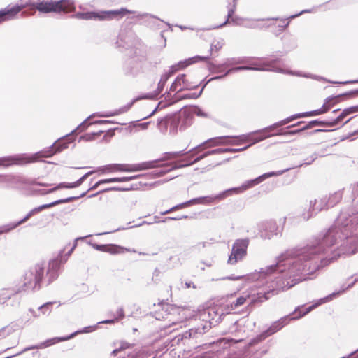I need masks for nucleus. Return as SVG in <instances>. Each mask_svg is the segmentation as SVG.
Masks as SVG:
<instances>
[{"instance_id":"obj_1","label":"nucleus","mask_w":358,"mask_h":358,"mask_svg":"<svg viewBox=\"0 0 358 358\" xmlns=\"http://www.w3.org/2000/svg\"><path fill=\"white\" fill-rule=\"evenodd\" d=\"M66 145L63 141L55 143L51 148L39 151L31 155H22L17 156H9L0 157V166H10L13 165H23L34 163L40 161L41 158H48L55 153L66 148Z\"/></svg>"},{"instance_id":"obj_2","label":"nucleus","mask_w":358,"mask_h":358,"mask_svg":"<svg viewBox=\"0 0 358 358\" xmlns=\"http://www.w3.org/2000/svg\"><path fill=\"white\" fill-rule=\"evenodd\" d=\"M282 173H283V171H277V172L273 171V172L264 173V174L256 178L255 179L246 181L240 187H234V188L227 189V190H225L217 195H215V196H208L195 199L196 200V203L208 205V204H211L213 203L220 202V201L224 200V199H226L227 197H229L233 194H239L244 192L245 191L248 190V189H250V188L255 187V185L259 184L260 182H262V181H264L265 179H266L268 178H270L272 176H279V175H281Z\"/></svg>"},{"instance_id":"obj_3","label":"nucleus","mask_w":358,"mask_h":358,"mask_svg":"<svg viewBox=\"0 0 358 358\" xmlns=\"http://www.w3.org/2000/svg\"><path fill=\"white\" fill-rule=\"evenodd\" d=\"M210 59V55L208 56H195L191 58H189L185 61H180L176 64L172 65L169 67V70L166 71L161 77L160 81L159 82V85L162 88L165 85L166 82L168 79L174 75L176 72L182 70L187 67L188 66L200 62H207Z\"/></svg>"},{"instance_id":"obj_4","label":"nucleus","mask_w":358,"mask_h":358,"mask_svg":"<svg viewBox=\"0 0 358 358\" xmlns=\"http://www.w3.org/2000/svg\"><path fill=\"white\" fill-rule=\"evenodd\" d=\"M43 274L44 267L41 264H36L25 272L22 277L23 286L26 289H39Z\"/></svg>"},{"instance_id":"obj_5","label":"nucleus","mask_w":358,"mask_h":358,"mask_svg":"<svg viewBox=\"0 0 358 358\" xmlns=\"http://www.w3.org/2000/svg\"><path fill=\"white\" fill-rule=\"evenodd\" d=\"M158 161H150L136 164H114L106 166L104 169L108 172H134L157 167Z\"/></svg>"},{"instance_id":"obj_6","label":"nucleus","mask_w":358,"mask_h":358,"mask_svg":"<svg viewBox=\"0 0 358 358\" xmlns=\"http://www.w3.org/2000/svg\"><path fill=\"white\" fill-rule=\"evenodd\" d=\"M337 102L336 98H329L326 100L325 103L323 104L321 108L307 112V113H302L294 115L292 116H290L278 123V126H282L286 124L289 123L294 120L305 117H310V116H315V115H319L323 113H325L327 112Z\"/></svg>"},{"instance_id":"obj_7","label":"nucleus","mask_w":358,"mask_h":358,"mask_svg":"<svg viewBox=\"0 0 358 358\" xmlns=\"http://www.w3.org/2000/svg\"><path fill=\"white\" fill-rule=\"evenodd\" d=\"M133 13V11L129 10L127 8H121L120 10L104 12L100 15L95 13H78L76 16L78 18L85 20H89L92 18H98L99 20H113L115 18H122L124 16Z\"/></svg>"},{"instance_id":"obj_8","label":"nucleus","mask_w":358,"mask_h":358,"mask_svg":"<svg viewBox=\"0 0 358 358\" xmlns=\"http://www.w3.org/2000/svg\"><path fill=\"white\" fill-rule=\"evenodd\" d=\"M179 313V309L168 303L158 306V309L155 310L154 316L158 320H167L170 324H176L179 322L174 316Z\"/></svg>"},{"instance_id":"obj_9","label":"nucleus","mask_w":358,"mask_h":358,"mask_svg":"<svg viewBox=\"0 0 358 358\" xmlns=\"http://www.w3.org/2000/svg\"><path fill=\"white\" fill-rule=\"evenodd\" d=\"M249 239H237L232 245L231 252L229 255L228 263L235 264L241 261L247 255V250L249 245Z\"/></svg>"},{"instance_id":"obj_10","label":"nucleus","mask_w":358,"mask_h":358,"mask_svg":"<svg viewBox=\"0 0 358 358\" xmlns=\"http://www.w3.org/2000/svg\"><path fill=\"white\" fill-rule=\"evenodd\" d=\"M184 117L180 115H174L171 117H166L158 121L157 126L159 129L164 131L167 129V127H170V133L173 134L178 132V129L185 128L183 126Z\"/></svg>"},{"instance_id":"obj_11","label":"nucleus","mask_w":358,"mask_h":358,"mask_svg":"<svg viewBox=\"0 0 358 358\" xmlns=\"http://www.w3.org/2000/svg\"><path fill=\"white\" fill-rule=\"evenodd\" d=\"M69 200L70 199H66L65 201H63L62 202L69 201ZM61 202H62L61 201H56L51 204L43 205L41 206H39L38 208H36L31 210L29 213H27V215L23 219H22L19 222H17L16 223H13V224H9L8 225H5V226L0 227V234H4V233H8V232L10 231L11 230L15 229L16 227L21 225L22 224L26 222L31 217H32L34 215L38 213L41 210H42L45 208H47L52 207L54 205L59 203Z\"/></svg>"},{"instance_id":"obj_12","label":"nucleus","mask_w":358,"mask_h":358,"mask_svg":"<svg viewBox=\"0 0 358 358\" xmlns=\"http://www.w3.org/2000/svg\"><path fill=\"white\" fill-rule=\"evenodd\" d=\"M197 85L190 82L186 74H180L177 76L175 81L172 83L170 90L172 92H180L185 90H192L195 88Z\"/></svg>"},{"instance_id":"obj_13","label":"nucleus","mask_w":358,"mask_h":358,"mask_svg":"<svg viewBox=\"0 0 358 358\" xmlns=\"http://www.w3.org/2000/svg\"><path fill=\"white\" fill-rule=\"evenodd\" d=\"M61 259L59 258L52 259L49 262L48 267L46 268V273L45 280L47 281V284L49 285L55 281L59 276V270L60 268Z\"/></svg>"},{"instance_id":"obj_14","label":"nucleus","mask_w":358,"mask_h":358,"mask_svg":"<svg viewBox=\"0 0 358 358\" xmlns=\"http://www.w3.org/2000/svg\"><path fill=\"white\" fill-rule=\"evenodd\" d=\"M227 143H228V137L227 136L212 138L206 141L204 143L199 145L195 149V151L198 150V152H199L206 148L224 145Z\"/></svg>"},{"instance_id":"obj_15","label":"nucleus","mask_w":358,"mask_h":358,"mask_svg":"<svg viewBox=\"0 0 358 358\" xmlns=\"http://www.w3.org/2000/svg\"><path fill=\"white\" fill-rule=\"evenodd\" d=\"M76 334L77 333L75 332V333H73L71 335L67 336L55 337L52 338L48 339V340L45 341L44 342H43L36 346L31 347L30 349H43V348H48V347H50L55 344H57L59 342L68 341V340L73 338L76 335Z\"/></svg>"},{"instance_id":"obj_16","label":"nucleus","mask_w":358,"mask_h":358,"mask_svg":"<svg viewBox=\"0 0 358 358\" xmlns=\"http://www.w3.org/2000/svg\"><path fill=\"white\" fill-rule=\"evenodd\" d=\"M55 13H68L75 10L74 3L71 0H60L54 1Z\"/></svg>"},{"instance_id":"obj_17","label":"nucleus","mask_w":358,"mask_h":358,"mask_svg":"<svg viewBox=\"0 0 358 358\" xmlns=\"http://www.w3.org/2000/svg\"><path fill=\"white\" fill-rule=\"evenodd\" d=\"M24 6L16 5L10 8L0 10V23L13 19Z\"/></svg>"},{"instance_id":"obj_18","label":"nucleus","mask_w":358,"mask_h":358,"mask_svg":"<svg viewBox=\"0 0 358 358\" xmlns=\"http://www.w3.org/2000/svg\"><path fill=\"white\" fill-rule=\"evenodd\" d=\"M134 178H136V176L111 178L101 180L98 181L97 182H96L92 187H91L89 190L96 189L101 184L116 182H128L129 180H133Z\"/></svg>"},{"instance_id":"obj_19","label":"nucleus","mask_w":358,"mask_h":358,"mask_svg":"<svg viewBox=\"0 0 358 358\" xmlns=\"http://www.w3.org/2000/svg\"><path fill=\"white\" fill-rule=\"evenodd\" d=\"M108 252L112 255H118L125 252H136V251L134 249L127 248L115 244H109Z\"/></svg>"},{"instance_id":"obj_20","label":"nucleus","mask_w":358,"mask_h":358,"mask_svg":"<svg viewBox=\"0 0 358 358\" xmlns=\"http://www.w3.org/2000/svg\"><path fill=\"white\" fill-rule=\"evenodd\" d=\"M36 8L42 13H55L54 1H41L36 5Z\"/></svg>"},{"instance_id":"obj_21","label":"nucleus","mask_w":358,"mask_h":358,"mask_svg":"<svg viewBox=\"0 0 358 358\" xmlns=\"http://www.w3.org/2000/svg\"><path fill=\"white\" fill-rule=\"evenodd\" d=\"M358 112V106L350 107L345 108L343 110V112L338 116V117L335 120V124H338L341 122L345 117L348 115L355 113Z\"/></svg>"},{"instance_id":"obj_22","label":"nucleus","mask_w":358,"mask_h":358,"mask_svg":"<svg viewBox=\"0 0 358 358\" xmlns=\"http://www.w3.org/2000/svg\"><path fill=\"white\" fill-rule=\"evenodd\" d=\"M196 199H192V200H189L188 201H186V202L178 204V205L172 207L169 210H166L164 212H162V215H166V214H168L169 213H171V212L180 210V209H182V208H187V207H189L191 205L196 204Z\"/></svg>"},{"instance_id":"obj_23","label":"nucleus","mask_w":358,"mask_h":358,"mask_svg":"<svg viewBox=\"0 0 358 358\" xmlns=\"http://www.w3.org/2000/svg\"><path fill=\"white\" fill-rule=\"evenodd\" d=\"M268 293H258L257 295H254L252 296L250 302L249 303L250 306H253L256 303H262L265 301H267L268 299Z\"/></svg>"},{"instance_id":"obj_24","label":"nucleus","mask_w":358,"mask_h":358,"mask_svg":"<svg viewBox=\"0 0 358 358\" xmlns=\"http://www.w3.org/2000/svg\"><path fill=\"white\" fill-rule=\"evenodd\" d=\"M320 124V122H319L317 120H313V121H310L308 123L306 124L303 127H302L301 128H300L299 129L289 131L287 132V134H298V133H299V132H301L302 131L311 129V128H313L314 127H316V126H319Z\"/></svg>"},{"instance_id":"obj_25","label":"nucleus","mask_w":358,"mask_h":358,"mask_svg":"<svg viewBox=\"0 0 358 358\" xmlns=\"http://www.w3.org/2000/svg\"><path fill=\"white\" fill-rule=\"evenodd\" d=\"M324 302V300L323 299H321L320 300V301L313 304L312 306L308 307L307 308H306V310H304L303 312H301V310H299V309H296L295 310V313H299V315L298 316H296V317H292V319H298V318H301V317L306 315L307 313H308L309 312H310L311 310H313V309H315V308H317L318 306H320V304H322V303Z\"/></svg>"},{"instance_id":"obj_26","label":"nucleus","mask_w":358,"mask_h":358,"mask_svg":"<svg viewBox=\"0 0 358 358\" xmlns=\"http://www.w3.org/2000/svg\"><path fill=\"white\" fill-rule=\"evenodd\" d=\"M224 45V41L222 38H214L211 43V48H210L211 52H213V51L217 52L222 48Z\"/></svg>"},{"instance_id":"obj_27","label":"nucleus","mask_w":358,"mask_h":358,"mask_svg":"<svg viewBox=\"0 0 358 358\" xmlns=\"http://www.w3.org/2000/svg\"><path fill=\"white\" fill-rule=\"evenodd\" d=\"M92 172H88L86 174H85L84 176H83L79 180H78L77 181L74 182H72V183H70L69 185H60V187H66V188H74V187H77L78 186H80L83 182L90 176L92 174Z\"/></svg>"},{"instance_id":"obj_28","label":"nucleus","mask_w":358,"mask_h":358,"mask_svg":"<svg viewBox=\"0 0 358 358\" xmlns=\"http://www.w3.org/2000/svg\"><path fill=\"white\" fill-rule=\"evenodd\" d=\"M236 0H232V2L229 3L228 6L227 19L223 23V24H226L227 23L229 22L230 19L232 18L236 6Z\"/></svg>"},{"instance_id":"obj_29","label":"nucleus","mask_w":358,"mask_h":358,"mask_svg":"<svg viewBox=\"0 0 358 358\" xmlns=\"http://www.w3.org/2000/svg\"><path fill=\"white\" fill-rule=\"evenodd\" d=\"M14 332V329L8 325L0 329V340L3 339Z\"/></svg>"},{"instance_id":"obj_30","label":"nucleus","mask_w":358,"mask_h":358,"mask_svg":"<svg viewBox=\"0 0 358 358\" xmlns=\"http://www.w3.org/2000/svg\"><path fill=\"white\" fill-rule=\"evenodd\" d=\"M250 298V294H247L245 296H241L235 301H234L231 306L234 308H238L243 305L246 302L247 299Z\"/></svg>"},{"instance_id":"obj_31","label":"nucleus","mask_w":358,"mask_h":358,"mask_svg":"<svg viewBox=\"0 0 358 358\" xmlns=\"http://www.w3.org/2000/svg\"><path fill=\"white\" fill-rule=\"evenodd\" d=\"M224 151H227V150H223L222 149H215V150H213L212 151H209V152H206L205 154L196 157L194 160H193L190 164H194L195 162H197L200 160H201L202 159H203L205 157L209 155H211V154H217V153H221V152H223Z\"/></svg>"},{"instance_id":"obj_32","label":"nucleus","mask_w":358,"mask_h":358,"mask_svg":"<svg viewBox=\"0 0 358 358\" xmlns=\"http://www.w3.org/2000/svg\"><path fill=\"white\" fill-rule=\"evenodd\" d=\"M104 132H105L104 131L100 130L97 132L86 134L81 138L85 141H92V140H94L96 137L100 136Z\"/></svg>"},{"instance_id":"obj_33","label":"nucleus","mask_w":358,"mask_h":358,"mask_svg":"<svg viewBox=\"0 0 358 358\" xmlns=\"http://www.w3.org/2000/svg\"><path fill=\"white\" fill-rule=\"evenodd\" d=\"M109 244L108 245H94V248L97 250L108 252Z\"/></svg>"},{"instance_id":"obj_34","label":"nucleus","mask_w":358,"mask_h":358,"mask_svg":"<svg viewBox=\"0 0 358 358\" xmlns=\"http://www.w3.org/2000/svg\"><path fill=\"white\" fill-rule=\"evenodd\" d=\"M115 135V131L109 129L106 131V134L103 136L106 141H108L109 138H112Z\"/></svg>"},{"instance_id":"obj_35","label":"nucleus","mask_w":358,"mask_h":358,"mask_svg":"<svg viewBox=\"0 0 358 358\" xmlns=\"http://www.w3.org/2000/svg\"><path fill=\"white\" fill-rule=\"evenodd\" d=\"M265 137L264 136H262V135H259V134H256V135H254L252 138V139L255 141V142H259L263 139H264Z\"/></svg>"},{"instance_id":"obj_36","label":"nucleus","mask_w":358,"mask_h":358,"mask_svg":"<svg viewBox=\"0 0 358 358\" xmlns=\"http://www.w3.org/2000/svg\"><path fill=\"white\" fill-rule=\"evenodd\" d=\"M77 241L78 240H75L73 241L71 248L69 249V250L67 252V255L68 256H70L71 255V253L73 252V251L74 250V249L76 248V246H77Z\"/></svg>"},{"instance_id":"obj_37","label":"nucleus","mask_w":358,"mask_h":358,"mask_svg":"<svg viewBox=\"0 0 358 358\" xmlns=\"http://www.w3.org/2000/svg\"><path fill=\"white\" fill-rule=\"evenodd\" d=\"M331 237V232H329L324 238V243H327L329 239Z\"/></svg>"},{"instance_id":"obj_38","label":"nucleus","mask_w":358,"mask_h":358,"mask_svg":"<svg viewBox=\"0 0 358 358\" xmlns=\"http://www.w3.org/2000/svg\"><path fill=\"white\" fill-rule=\"evenodd\" d=\"M228 278L230 279V280H237L241 279V277H235V278L230 277V278Z\"/></svg>"},{"instance_id":"obj_39","label":"nucleus","mask_w":358,"mask_h":358,"mask_svg":"<svg viewBox=\"0 0 358 358\" xmlns=\"http://www.w3.org/2000/svg\"><path fill=\"white\" fill-rule=\"evenodd\" d=\"M103 323H106V324H111V323H113L114 322V320H106L104 322H103Z\"/></svg>"},{"instance_id":"obj_40","label":"nucleus","mask_w":358,"mask_h":358,"mask_svg":"<svg viewBox=\"0 0 358 358\" xmlns=\"http://www.w3.org/2000/svg\"><path fill=\"white\" fill-rule=\"evenodd\" d=\"M120 316L121 317H124L123 310L121 309V310H120Z\"/></svg>"},{"instance_id":"obj_41","label":"nucleus","mask_w":358,"mask_h":358,"mask_svg":"<svg viewBox=\"0 0 358 358\" xmlns=\"http://www.w3.org/2000/svg\"><path fill=\"white\" fill-rule=\"evenodd\" d=\"M111 189H113V188H110V189H103V190H102V191H100V192H103L109 191V190H111Z\"/></svg>"},{"instance_id":"obj_42","label":"nucleus","mask_w":358,"mask_h":358,"mask_svg":"<svg viewBox=\"0 0 358 358\" xmlns=\"http://www.w3.org/2000/svg\"><path fill=\"white\" fill-rule=\"evenodd\" d=\"M50 304H51V303H47L46 305L42 306L41 307V309H43V308H45L46 306H49V305H50Z\"/></svg>"},{"instance_id":"obj_43","label":"nucleus","mask_w":358,"mask_h":358,"mask_svg":"<svg viewBox=\"0 0 358 358\" xmlns=\"http://www.w3.org/2000/svg\"><path fill=\"white\" fill-rule=\"evenodd\" d=\"M303 123V122H299L296 124L293 125L292 127H294V126H299V125H300V124H301Z\"/></svg>"},{"instance_id":"obj_44","label":"nucleus","mask_w":358,"mask_h":358,"mask_svg":"<svg viewBox=\"0 0 358 358\" xmlns=\"http://www.w3.org/2000/svg\"><path fill=\"white\" fill-rule=\"evenodd\" d=\"M356 81H348V82H344L343 83V84H347V83H355Z\"/></svg>"},{"instance_id":"obj_45","label":"nucleus","mask_w":358,"mask_h":358,"mask_svg":"<svg viewBox=\"0 0 358 358\" xmlns=\"http://www.w3.org/2000/svg\"><path fill=\"white\" fill-rule=\"evenodd\" d=\"M99 123L108 122V121H99Z\"/></svg>"},{"instance_id":"obj_46","label":"nucleus","mask_w":358,"mask_h":358,"mask_svg":"<svg viewBox=\"0 0 358 358\" xmlns=\"http://www.w3.org/2000/svg\"><path fill=\"white\" fill-rule=\"evenodd\" d=\"M241 69H248L249 68L248 67H241Z\"/></svg>"},{"instance_id":"obj_47","label":"nucleus","mask_w":358,"mask_h":358,"mask_svg":"<svg viewBox=\"0 0 358 358\" xmlns=\"http://www.w3.org/2000/svg\"><path fill=\"white\" fill-rule=\"evenodd\" d=\"M187 217H188V216H187V215H185L182 217V218H185V219H187Z\"/></svg>"},{"instance_id":"obj_48","label":"nucleus","mask_w":358,"mask_h":358,"mask_svg":"<svg viewBox=\"0 0 358 358\" xmlns=\"http://www.w3.org/2000/svg\"><path fill=\"white\" fill-rule=\"evenodd\" d=\"M58 188H59V187H55V189H52L51 190V192H52V191H54L55 189H57Z\"/></svg>"},{"instance_id":"obj_49","label":"nucleus","mask_w":358,"mask_h":358,"mask_svg":"<svg viewBox=\"0 0 358 358\" xmlns=\"http://www.w3.org/2000/svg\"><path fill=\"white\" fill-rule=\"evenodd\" d=\"M172 220H179L180 218H176V217H173V218H171Z\"/></svg>"},{"instance_id":"obj_50","label":"nucleus","mask_w":358,"mask_h":358,"mask_svg":"<svg viewBox=\"0 0 358 358\" xmlns=\"http://www.w3.org/2000/svg\"><path fill=\"white\" fill-rule=\"evenodd\" d=\"M351 119L346 120L345 123L348 122Z\"/></svg>"},{"instance_id":"obj_51","label":"nucleus","mask_w":358,"mask_h":358,"mask_svg":"<svg viewBox=\"0 0 358 358\" xmlns=\"http://www.w3.org/2000/svg\"><path fill=\"white\" fill-rule=\"evenodd\" d=\"M357 93H358V90H357Z\"/></svg>"}]
</instances>
